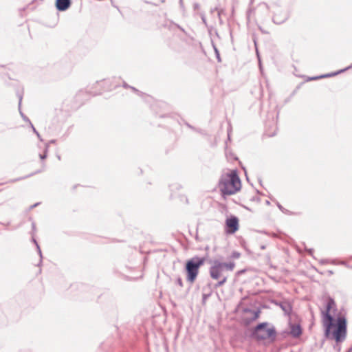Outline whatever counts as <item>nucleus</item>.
<instances>
[{
  "label": "nucleus",
  "mask_w": 352,
  "mask_h": 352,
  "mask_svg": "<svg viewBox=\"0 0 352 352\" xmlns=\"http://www.w3.org/2000/svg\"><path fill=\"white\" fill-rule=\"evenodd\" d=\"M336 305L334 299L328 296L326 299L325 309L321 311L322 323L324 327V336L327 338L335 340L337 343L343 342L346 336L347 320L344 314L341 311L336 319L330 314L332 309L336 310Z\"/></svg>",
  "instance_id": "f257e3e1"
},
{
  "label": "nucleus",
  "mask_w": 352,
  "mask_h": 352,
  "mask_svg": "<svg viewBox=\"0 0 352 352\" xmlns=\"http://www.w3.org/2000/svg\"><path fill=\"white\" fill-rule=\"evenodd\" d=\"M218 187L223 195H231L239 191L241 188V179L236 170L222 174L218 182Z\"/></svg>",
  "instance_id": "f03ea898"
},
{
  "label": "nucleus",
  "mask_w": 352,
  "mask_h": 352,
  "mask_svg": "<svg viewBox=\"0 0 352 352\" xmlns=\"http://www.w3.org/2000/svg\"><path fill=\"white\" fill-rule=\"evenodd\" d=\"M208 262L211 265L209 268V274L213 280H219L221 276H226L224 274L226 271L232 272L235 267V263L233 261L226 263L218 259H210Z\"/></svg>",
  "instance_id": "7ed1b4c3"
},
{
  "label": "nucleus",
  "mask_w": 352,
  "mask_h": 352,
  "mask_svg": "<svg viewBox=\"0 0 352 352\" xmlns=\"http://www.w3.org/2000/svg\"><path fill=\"white\" fill-rule=\"evenodd\" d=\"M270 324L267 322L258 324L252 331V337L257 340L270 339L272 341H274L276 336V329L273 325L267 327Z\"/></svg>",
  "instance_id": "20e7f679"
},
{
  "label": "nucleus",
  "mask_w": 352,
  "mask_h": 352,
  "mask_svg": "<svg viewBox=\"0 0 352 352\" xmlns=\"http://www.w3.org/2000/svg\"><path fill=\"white\" fill-rule=\"evenodd\" d=\"M206 261V256L199 257L195 256L188 260L185 265L186 280L192 283L196 280L199 274V270Z\"/></svg>",
  "instance_id": "39448f33"
},
{
  "label": "nucleus",
  "mask_w": 352,
  "mask_h": 352,
  "mask_svg": "<svg viewBox=\"0 0 352 352\" xmlns=\"http://www.w3.org/2000/svg\"><path fill=\"white\" fill-rule=\"evenodd\" d=\"M239 230V219L236 216H231L226 221V230L228 234H234Z\"/></svg>",
  "instance_id": "423d86ee"
},
{
  "label": "nucleus",
  "mask_w": 352,
  "mask_h": 352,
  "mask_svg": "<svg viewBox=\"0 0 352 352\" xmlns=\"http://www.w3.org/2000/svg\"><path fill=\"white\" fill-rule=\"evenodd\" d=\"M289 14L287 11L278 8L272 18V21L276 24H283L289 19Z\"/></svg>",
  "instance_id": "0eeeda50"
},
{
  "label": "nucleus",
  "mask_w": 352,
  "mask_h": 352,
  "mask_svg": "<svg viewBox=\"0 0 352 352\" xmlns=\"http://www.w3.org/2000/svg\"><path fill=\"white\" fill-rule=\"evenodd\" d=\"M290 331H283L282 335L283 337H285L286 335L290 334L293 338H298L302 333V329L300 324H292L289 322Z\"/></svg>",
  "instance_id": "6e6552de"
},
{
  "label": "nucleus",
  "mask_w": 352,
  "mask_h": 352,
  "mask_svg": "<svg viewBox=\"0 0 352 352\" xmlns=\"http://www.w3.org/2000/svg\"><path fill=\"white\" fill-rule=\"evenodd\" d=\"M243 311L245 313H249L251 314V317L250 318H245V320H246V323L247 324H250V322L256 320V319L258 318L259 317V315L261 314V310L259 309H257L256 310H253L250 308H245L243 309Z\"/></svg>",
  "instance_id": "1a4fd4ad"
},
{
  "label": "nucleus",
  "mask_w": 352,
  "mask_h": 352,
  "mask_svg": "<svg viewBox=\"0 0 352 352\" xmlns=\"http://www.w3.org/2000/svg\"><path fill=\"white\" fill-rule=\"evenodd\" d=\"M352 68V64L350 65L349 66L342 69H340L338 72H332V73H328V74H322V75H320V76H314V77H311L309 78L310 80H318V79H321V78H329V77H332V76H335L339 74H341L349 69Z\"/></svg>",
  "instance_id": "9d476101"
},
{
  "label": "nucleus",
  "mask_w": 352,
  "mask_h": 352,
  "mask_svg": "<svg viewBox=\"0 0 352 352\" xmlns=\"http://www.w3.org/2000/svg\"><path fill=\"white\" fill-rule=\"evenodd\" d=\"M71 0H56L55 6L58 11L63 12L67 10L71 6Z\"/></svg>",
  "instance_id": "9b49d317"
},
{
  "label": "nucleus",
  "mask_w": 352,
  "mask_h": 352,
  "mask_svg": "<svg viewBox=\"0 0 352 352\" xmlns=\"http://www.w3.org/2000/svg\"><path fill=\"white\" fill-rule=\"evenodd\" d=\"M279 306L281 308V309L284 311L285 314L289 315L292 307V305L287 302H283L279 303Z\"/></svg>",
  "instance_id": "f8f14e48"
},
{
  "label": "nucleus",
  "mask_w": 352,
  "mask_h": 352,
  "mask_svg": "<svg viewBox=\"0 0 352 352\" xmlns=\"http://www.w3.org/2000/svg\"><path fill=\"white\" fill-rule=\"evenodd\" d=\"M17 96L19 97V110L20 115H21V118H23V120L25 122H27L29 124H30L31 123L30 120L22 112V111L21 109V102H22L23 96L19 93L17 94Z\"/></svg>",
  "instance_id": "ddd939ff"
},
{
  "label": "nucleus",
  "mask_w": 352,
  "mask_h": 352,
  "mask_svg": "<svg viewBox=\"0 0 352 352\" xmlns=\"http://www.w3.org/2000/svg\"><path fill=\"white\" fill-rule=\"evenodd\" d=\"M276 206L278 208V209L284 214L287 215H293L295 214L294 212H292L289 211V210L285 208L280 203L277 202Z\"/></svg>",
  "instance_id": "4468645a"
},
{
  "label": "nucleus",
  "mask_w": 352,
  "mask_h": 352,
  "mask_svg": "<svg viewBox=\"0 0 352 352\" xmlns=\"http://www.w3.org/2000/svg\"><path fill=\"white\" fill-rule=\"evenodd\" d=\"M45 163H44V162H43V163H42V169H41V170H38L35 171V172H34V173H31V174H30V175H27V176H25V177H21V178L16 179H14V180H13V181H14V182H15V181H19V180H20V179H25V178H28V177H31V176H32V175H35V174L39 173H41V171L44 170H45Z\"/></svg>",
  "instance_id": "2eb2a0df"
},
{
  "label": "nucleus",
  "mask_w": 352,
  "mask_h": 352,
  "mask_svg": "<svg viewBox=\"0 0 352 352\" xmlns=\"http://www.w3.org/2000/svg\"><path fill=\"white\" fill-rule=\"evenodd\" d=\"M220 280L215 284V287H219L222 285H223L226 281H227V279H228V276H221V278H219Z\"/></svg>",
  "instance_id": "dca6fc26"
},
{
  "label": "nucleus",
  "mask_w": 352,
  "mask_h": 352,
  "mask_svg": "<svg viewBox=\"0 0 352 352\" xmlns=\"http://www.w3.org/2000/svg\"><path fill=\"white\" fill-rule=\"evenodd\" d=\"M49 146L48 144L45 145L44 153L42 154H39V157L41 160H43L47 157V151H48Z\"/></svg>",
  "instance_id": "f3484780"
},
{
  "label": "nucleus",
  "mask_w": 352,
  "mask_h": 352,
  "mask_svg": "<svg viewBox=\"0 0 352 352\" xmlns=\"http://www.w3.org/2000/svg\"><path fill=\"white\" fill-rule=\"evenodd\" d=\"M36 249H37L38 254L40 256V261H39V263L38 264V265L40 266L42 263L43 255H42V252H41L39 245H37Z\"/></svg>",
  "instance_id": "a211bd4d"
},
{
  "label": "nucleus",
  "mask_w": 352,
  "mask_h": 352,
  "mask_svg": "<svg viewBox=\"0 0 352 352\" xmlns=\"http://www.w3.org/2000/svg\"><path fill=\"white\" fill-rule=\"evenodd\" d=\"M240 256H241V254L239 252L234 251L232 252V254L230 255V258H232L233 259H237L240 257Z\"/></svg>",
  "instance_id": "6ab92c4d"
},
{
  "label": "nucleus",
  "mask_w": 352,
  "mask_h": 352,
  "mask_svg": "<svg viewBox=\"0 0 352 352\" xmlns=\"http://www.w3.org/2000/svg\"><path fill=\"white\" fill-rule=\"evenodd\" d=\"M123 87H125V88H131L133 91L135 92H139V91L135 89V87H131V86H129L128 84H126V82H124L123 83Z\"/></svg>",
  "instance_id": "aec40b11"
},
{
  "label": "nucleus",
  "mask_w": 352,
  "mask_h": 352,
  "mask_svg": "<svg viewBox=\"0 0 352 352\" xmlns=\"http://www.w3.org/2000/svg\"><path fill=\"white\" fill-rule=\"evenodd\" d=\"M176 284L178 285L179 287H183V281L181 277H177L176 279Z\"/></svg>",
  "instance_id": "412c9836"
},
{
  "label": "nucleus",
  "mask_w": 352,
  "mask_h": 352,
  "mask_svg": "<svg viewBox=\"0 0 352 352\" xmlns=\"http://www.w3.org/2000/svg\"><path fill=\"white\" fill-rule=\"evenodd\" d=\"M214 48L215 54H216V56H217V58L218 61L220 62L221 61V58H220L219 51H218V50L215 47Z\"/></svg>",
  "instance_id": "4be33fe9"
},
{
  "label": "nucleus",
  "mask_w": 352,
  "mask_h": 352,
  "mask_svg": "<svg viewBox=\"0 0 352 352\" xmlns=\"http://www.w3.org/2000/svg\"><path fill=\"white\" fill-rule=\"evenodd\" d=\"M260 8H263L266 10H268V9H269L267 4L265 3H263L260 4Z\"/></svg>",
  "instance_id": "5701e85b"
},
{
  "label": "nucleus",
  "mask_w": 352,
  "mask_h": 352,
  "mask_svg": "<svg viewBox=\"0 0 352 352\" xmlns=\"http://www.w3.org/2000/svg\"><path fill=\"white\" fill-rule=\"evenodd\" d=\"M201 20H202L203 23L205 25H206V19L205 14H201Z\"/></svg>",
  "instance_id": "b1692460"
},
{
  "label": "nucleus",
  "mask_w": 352,
  "mask_h": 352,
  "mask_svg": "<svg viewBox=\"0 0 352 352\" xmlns=\"http://www.w3.org/2000/svg\"><path fill=\"white\" fill-rule=\"evenodd\" d=\"M30 125L31 128L32 129L33 132H34L36 135V134H38V131H36V129L34 128V125L32 124V122L30 124Z\"/></svg>",
  "instance_id": "393cba45"
},
{
  "label": "nucleus",
  "mask_w": 352,
  "mask_h": 352,
  "mask_svg": "<svg viewBox=\"0 0 352 352\" xmlns=\"http://www.w3.org/2000/svg\"><path fill=\"white\" fill-rule=\"evenodd\" d=\"M39 204H40V203H39V202H38V203H36V204H33V205L30 206V208H29V210H32V209L34 208L35 207H36V206H38Z\"/></svg>",
  "instance_id": "a878e982"
},
{
  "label": "nucleus",
  "mask_w": 352,
  "mask_h": 352,
  "mask_svg": "<svg viewBox=\"0 0 352 352\" xmlns=\"http://www.w3.org/2000/svg\"><path fill=\"white\" fill-rule=\"evenodd\" d=\"M199 4L198 3H195L193 4V8L195 10H198L199 8Z\"/></svg>",
  "instance_id": "bb28decb"
},
{
  "label": "nucleus",
  "mask_w": 352,
  "mask_h": 352,
  "mask_svg": "<svg viewBox=\"0 0 352 352\" xmlns=\"http://www.w3.org/2000/svg\"><path fill=\"white\" fill-rule=\"evenodd\" d=\"M210 294H204L203 296H202V298H203V300H206L209 296H210Z\"/></svg>",
  "instance_id": "cd10ccee"
},
{
  "label": "nucleus",
  "mask_w": 352,
  "mask_h": 352,
  "mask_svg": "<svg viewBox=\"0 0 352 352\" xmlns=\"http://www.w3.org/2000/svg\"><path fill=\"white\" fill-rule=\"evenodd\" d=\"M306 251L310 254V255H312L313 252H314V250L313 249H306Z\"/></svg>",
  "instance_id": "c85d7f7f"
},
{
  "label": "nucleus",
  "mask_w": 352,
  "mask_h": 352,
  "mask_svg": "<svg viewBox=\"0 0 352 352\" xmlns=\"http://www.w3.org/2000/svg\"><path fill=\"white\" fill-rule=\"evenodd\" d=\"M56 142V140H51L48 143H47L46 144H48V146H50V144H54Z\"/></svg>",
  "instance_id": "c756f323"
},
{
  "label": "nucleus",
  "mask_w": 352,
  "mask_h": 352,
  "mask_svg": "<svg viewBox=\"0 0 352 352\" xmlns=\"http://www.w3.org/2000/svg\"><path fill=\"white\" fill-rule=\"evenodd\" d=\"M186 126H187L188 128H190V129H192V130H195V128H194L192 125H190V124L186 123Z\"/></svg>",
  "instance_id": "7c9ffc66"
},
{
  "label": "nucleus",
  "mask_w": 352,
  "mask_h": 352,
  "mask_svg": "<svg viewBox=\"0 0 352 352\" xmlns=\"http://www.w3.org/2000/svg\"><path fill=\"white\" fill-rule=\"evenodd\" d=\"M32 230L34 231L36 230V225H35L34 222L32 223Z\"/></svg>",
  "instance_id": "2f4dec72"
},
{
  "label": "nucleus",
  "mask_w": 352,
  "mask_h": 352,
  "mask_svg": "<svg viewBox=\"0 0 352 352\" xmlns=\"http://www.w3.org/2000/svg\"><path fill=\"white\" fill-rule=\"evenodd\" d=\"M320 263L321 264H323V265H324V264L327 263L328 262H327V260H321V261H320Z\"/></svg>",
  "instance_id": "473e14b6"
},
{
  "label": "nucleus",
  "mask_w": 352,
  "mask_h": 352,
  "mask_svg": "<svg viewBox=\"0 0 352 352\" xmlns=\"http://www.w3.org/2000/svg\"><path fill=\"white\" fill-rule=\"evenodd\" d=\"M32 241L36 245V246L37 247V245H38V244L36 240L34 238H32Z\"/></svg>",
  "instance_id": "72a5a7b5"
},
{
  "label": "nucleus",
  "mask_w": 352,
  "mask_h": 352,
  "mask_svg": "<svg viewBox=\"0 0 352 352\" xmlns=\"http://www.w3.org/2000/svg\"><path fill=\"white\" fill-rule=\"evenodd\" d=\"M175 26H177L179 30H181L182 32H184V30L180 27L179 25L175 24Z\"/></svg>",
  "instance_id": "f704fd0d"
},
{
  "label": "nucleus",
  "mask_w": 352,
  "mask_h": 352,
  "mask_svg": "<svg viewBox=\"0 0 352 352\" xmlns=\"http://www.w3.org/2000/svg\"><path fill=\"white\" fill-rule=\"evenodd\" d=\"M37 137L38 138V139L41 140V141H43L42 138H41V135L40 134L38 133V134H36Z\"/></svg>",
  "instance_id": "c9c22d12"
},
{
  "label": "nucleus",
  "mask_w": 352,
  "mask_h": 352,
  "mask_svg": "<svg viewBox=\"0 0 352 352\" xmlns=\"http://www.w3.org/2000/svg\"><path fill=\"white\" fill-rule=\"evenodd\" d=\"M260 248H261V250H265L266 246L265 245H261Z\"/></svg>",
  "instance_id": "e433bc0d"
},
{
  "label": "nucleus",
  "mask_w": 352,
  "mask_h": 352,
  "mask_svg": "<svg viewBox=\"0 0 352 352\" xmlns=\"http://www.w3.org/2000/svg\"><path fill=\"white\" fill-rule=\"evenodd\" d=\"M252 200H257V201H259L260 199H259V198H258V197H253V198L252 199Z\"/></svg>",
  "instance_id": "4c0bfd02"
},
{
  "label": "nucleus",
  "mask_w": 352,
  "mask_h": 352,
  "mask_svg": "<svg viewBox=\"0 0 352 352\" xmlns=\"http://www.w3.org/2000/svg\"><path fill=\"white\" fill-rule=\"evenodd\" d=\"M328 273H329V274H330V275H331V274H333V271H331V270H329V271H328Z\"/></svg>",
  "instance_id": "58836bf2"
},
{
  "label": "nucleus",
  "mask_w": 352,
  "mask_h": 352,
  "mask_svg": "<svg viewBox=\"0 0 352 352\" xmlns=\"http://www.w3.org/2000/svg\"><path fill=\"white\" fill-rule=\"evenodd\" d=\"M352 351V346L348 349L346 352H351Z\"/></svg>",
  "instance_id": "ea45409f"
},
{
  "label": "nucleus",
  "mask_w": 352,
  "mask_h": 352,
  "mask_svg": "<svg viewBox=\"0 0 352 352\" xmlns=\"http://www.w3.org/2000/svg\"><path fill=\"white\" fill-rule=\"evenodd\" d=\"M195 130L196 131H197V132L200 133H202V131H201V130H200V129H199V130H198V129H195Z\"/></svg>",
  "instance_id": "a19ab883"
},
{
  "label": "nucleus",
  "mask_w": 352,
  "mask_h": 352,
  "mask_svg": "<svg viewBox=\"0 0 352 352\" xmlns=\"http://www.w3.org/2000/svg\"><path fill=\"white\" fill-rule=\"evenodd\" d=\"M265 204H266L267 205H270V201L266 200V201H265Z\"/></svg>",
  "instance_id": "79ce46f5"
},
{
  "label": "nucleus",
  "mask_w": 352,
  "mask_h": 352,
  "mask_svg": "<svg viewBox=\"0 0 352 352\" xmlns=\"http://www.w3.org/2000/svg\"><path fill=\"white\" fill-rule=\"evenodd\" d=\"M228 140H230V133H229V131L228 132Z\"/></svg>",
  "instance_id": "37998d69"
},
{
  "label": "nucleus",
  "mask_w": 352,
  "mask_h": 352,
  "mask_svg": "<svg viewBox=\"0 0 352 352\" xmlns=\"http://www.w3.org/2000/svg\"><path fill=\"white\" fill-rule=\"evenodd\" d=\"M81 94H82V91H80V92L77 94V96H80Z\"/></svg>",
  "instance_id": "c03bdc74"
},
{
  "label": "nucleus",
  "mask_w": 352,
  "mask_h": 352,
  "mask_svg": "<svg viewBox=\"0 0 352 352\" xmlns=\"http://www.w3.org/2000/svg\"><path fill=\"white\" fill-rule=\"evenodd\" d=\"M278 114H279V112L278 111L277 115H276V118H278Z\"/></svg>",
  "instance_id": "a18cd8bd"
},
{
  "label": "nucleus",
  "mask_w": 352,
  "mask_h": 352,
  "mask_svg": "<svg viewBox=\"0 0 352 352\" xmlns=\"http://www.w3.org/2000/svg\"><path fill=\"white\" fill-rule=\"evenodd\" d=\"M164 0H162V2H163Z\"/></svg>",
  "instance_id": "49530a36"
}]
</instances>
